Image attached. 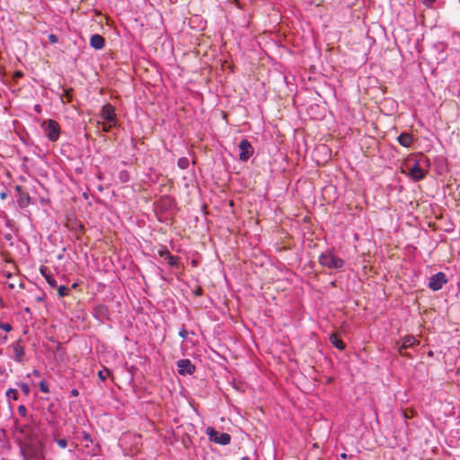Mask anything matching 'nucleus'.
<instances>
[{"instance_id": "nucleus-1", "label": "nucleus", "mask_w": 460, "mask_h": 460, "mask_svg": "<svg viewBox=\"0 0 460 460\" xmlns=\"http://www.w3.org/2000/svg\"><path fill=\"white\" fill-rule=\"evenodd\" d=\"M319 263L331 270L341 269L344 266V261L332 252L322 253L319 256Z\"/></svg>"}, {"instance_id": "nucleus-2", "label": "nucleus", "mask_w": 460, "mask_h": 460, "mask_svg": "<svg viewBox=\"0 0 460 460\" xmlns=\"http://www.w3.org/2000/svg\"><path fill=\"white\" fill-rule=\"evenodd\" d=\"M429 164L427 157H421L420 160H415L412 166L409 167V175L415 181H420L426 177V172L422 169V164Z\"/></svg>"}, {"instance_id": "nucleus-3", "label": "nucleus", "mask_w": 460, "mask_h": 460, "mask_svg": "<svg viewBox=\"0 0 460 460\" xmlns=\"http://www.w3.org/2000/svg\"><path fill=\"white\" fill-rule=\"evenodd\" d=\"M42 128L49 141L55 142L58 139L60 135V126L56 120H45L42 123Z\"/></svg>"}, {"instance_id": "nucleus-4", "label": "nucleus", "mask_w": 460, "mask_h": 460, "mask_svg": "<svg viewBox=\"0 0 460 460\" xmlns=\"http://www.w3.org/2000/svg\"><path fill=\"white\" fill-rule=\"evenodd\" d=\"M207 434L210 441L219 445L226 446L231 441V436L228 433L217 431L213 428H208Z\"/></svg>"}, {"instance_id": "nucleus-5", "label": "nucleus", "mask_w": 460, "mask_h": 460, "mask_svg": "<svg viewBox=\"0 0 460 460\" xmlns=\"http://www.w3.org/2000/svg\"><path fill=\"white\" fill-rule=\"evenodd\" d=\"M238 148L240 150L239 159L242 162H246L250 159V157L253 155L254 149L250 143V141L246 138L241 140L238 145Z\"/></svg>"}, {"instance_id": "nucleus-6", "label": "nucleus", "mask_w": 460, "mask_h": 460, "mask_svg": "<svg viewBox=\"0 0 460 460\" xmlns=\"http://www.w3.org/2000/svg\"><path fill=\"white\" fill-rule=\"evenodd\" d=\"M447 282L446 274L444 272H438L429 278V288L433 291H438L440 290Z\"/></svg>"}, {"instance_id": "nucleus-7", "label": "nucleus", "mask_w": 460, "mask_h": 460, "mask_svg": "<svg viewBox=\"0 0 460 460\" xmlns=\"http://www.w3.org/2000/svg\"><path fill=\"white\" fill-rule=\"evenodd\" d=\"M101 117L108 123H111V126L116 125L115 108L111 103H106L102 106Z\"/></svg>"}, {"instance_id": "nucleus-8", "label": "nucleus", "mask_w": 460, "mask_h": 460, "mask_svg": "<svg viewBox=\"0 0 460 460\" xmlns=\"http://www.w3.org/2000/svg\"><path fill=\"white\" fill-rule=\"evenodd\" d=\"M15 191L17 192V204L21 208H25L31 204V197L27 191L22 190L20 185L15 186Z\"/></svg>"}, {"instance_id": "nucleus-9", "label": "nucleus", "mask_w": 460, "mask_h": 460, "mask_svg": "<svg viewBox=\"0 0 460 460\" xmlns=\"http://www.w3.org/2000/svg\"><path fill=\"white\" fill-rule=\"evenodd\" d=\"M178 373L181 376L191 375L195 371V366L190 359H180L177 361Z\"/></svg>"}, {"instance_id": "nucleus-10", "label": "nucleus", "mask_w": 460, "mask_h": 460, "mask_svg": "<svg viewBox=\"0 0 460 460\" xmlns=\"http://www.w3.org/2000/svg\"><path fill=\"white\" fill-rule=\"evenodd\" d=\"M12 348L13 350V359L18 363H22L25 357V349L22 345V341L18 340L17 341L12 344Z\"/></svg>"}, {"instance_id": "nucleus-11", "label": "nucleus", "mask_w": 460, "mask_h": 460, "mask_svg": "<svg viewBox=\"0 0 460 460\" xmlns=\"http://www.w3.org/2000/svg\"><path fill=\"white\" fill-rule=\"evenodd\" d=\"M93 315L101 322L109 318V308L104 305H98L94 307Z\"/></svg>"}, {"instance_id": "nucleus-12", "label": "nucleus", "mask_w": 460, "mask_h": 460, "mask_svg": "<svg viewBox=\"0 0 460 460\" xmlns=\"http://www.w3.org/2000/svg\"><path fill=\"white\" fill-rule=\"evenodd\" d=\"M105 45L104 38L100 34H93L90 39V46L94 49H102Z\"/></svg>"}, {"instance_id": "nucleus-13", "label": "nucleus", "mask_w": 460, "mask_h": 460, "mask_svg": "<svg viewBox=\"0 0 460 460\" xmlns=\"http://www.w3.org/2000/svg\"><path fill=\"white\" fill-rule=\"evenodd\" d=\"M40 271L51 288L58 287L57 280L55 279L54 276L49 272V269L46 266L40 267Z\"/></svg>"}, {"instance_id": "nucleus-14", "label": "nucleus", "mask_w": 460, "mask_h": 460, "mask_svg": "<svg viewBox=\"0 0 460 460\" xmlns=\"http://www.w3.org/2000/svg\"><path fill=\"white\" fill-rule=\"evenodd\" d=\"M399 144L404 147H409L412 144V135L408 132L400 134L397 137Z\"/></svg>"}, {"instance_id": "nucleus-15", "label": "nucleus", "mask_w": 460, "mask_h": 460, "mask_svg": "<svg viewBox=\"0 0 460 460\" xmlns=\"http://www.w3.org/2000/svg\"><path fill=\"white\" fill-rule=\"evenodd\" d=\"M330 342L339 350H343L346 348L345 343L338 336L337 333L332 332L329 337Z\"/></svg>"}, {"instance_id": "nucleus-16", "label": "nucleus", "mask_w": 460, "mask_h": 460, "mask_svg": "<svg viewBox=\"0 0 460 460\" xmlns=\"http://www.w3.org/2000/svg\"><path fill=\"white\" fill-rule=\"evenodd\" d=\"M174 205V200L169 196L162 197L158 201V206L161 209H170Z\"/></svg>"}, {"instance_id": "nucleus-17", "label": "nucleus", "mask_w": 460, "mask_h": 460, "mask_svg": "<svg viewBox=\"0 0 460 460\" xmlns=\"http://www.w3.org/2000/svg\"><path fill=\"white\" fill-rule=\"evenodd\" d=\"M417 343H418L417 339L414 336H411V335L405 336L402 341V348H406V349H409Z\"/></svg>"}, {"instance_id": "nucleus-18", "label": "nucleus", "mask_w": 460, "mask_h": 460, "mask_svg": "<svg viewBox=\"0 0 460 460\" xmlns=\"http://www.w3.org/2000/svg\"><path fill=\"white\" fill-rule=\"evenodd\" d=\"M167 263L172 268H178L180 264V258L172 255V253L168 255L165 259Z\"/></svg>"}, {"instance_id": "nucleus-19", "label": "nucleus", "mask_w": 460, "mask_h": 460, "mask_svg": "<svg viewBox=\"0 0 460 460\" xmlns=\"http://www.w3.org/2000/svg\"><path fill=\"white\" fill-rule=\"evenodd\" d=\"M119 179L120 182L126 183L130 180L129 172L126 170H122L119 172Z\"/></svg>"}, {"instance_id": "nucleus-20", "label": "nucleus", "mask_w": 460, "mask_h": 460, "mask_svg": "<svg viewBox=\"0 0 460 460\" xmlns=\"http://www.w3.org/2000/svg\"><path fill=\"white\" fill-rule=\"evenodd\" d=\"M111 376L110 369L103 367L102 370L98 372V376L102 381H105L108 376Z\"/></svg>"}, {"instance_id": "nucleus-21", "label": "nucleus", "mask_w": 460, "mask_h": 460, "mask_svg": "<svg viewBox=\"0 0 460 460\" xmlns=\"http://www.w3.org/2000/svg\"><path fill=\"white\" fill-rule=\"evenodd\" d=\"M69 288L66 286H59L58 288V294L60 297L68 296Z\"/></svg>"}, {"instance_id": "nucleus-22", "label": "nucleus", "mask_w": 460, "mask_h": 460, "mask_svg": "<svg viewBox=\"0 0 460 460\" xmlns=\"http://www.w3.org/2000/svg\"><path fill=\"white\" fill-rule=\"evenodd\" d=\"M6 396L8 398H11L14 401L18 400V392L16 389H8L7 392H6Z\"/></svg>"}, {"instance_id": "nucleus-23", "label": "nucleus", "mask_w": 460, "mask_h": 460, "mask_svg": "<svg viewBox=\"0 0 460 460\" xmlns=\"http://www.w3.org/2000/svg\"><path fill=\"white\" fill-rule=\"evenodd\" d=\"M396 349L398 351V353L402 356V357H410V355L407 353V349L406 348H402V344H396Z\"/></svg>"}, {"instance_id": "nucleus-24", "label": "nucleus", "mask_w": 460, "mask_h": 460, "mask_svg": "<svg viewBox=\"0 0 460 460\" xmlns=\"http://www.w3.org/2000/svg\"><path fill=\"white\" fill-rule=\"evenodd\" d=\"M178 166L181 169H186L189 166V160L186 157H181L178 160Z\"/></svg>"}, {"instance_id": "nucleus-25", "label": "nucleus", "mask_w": 460, "mask_h": 460, "mask_svg": "<svg viewBox=\"0 0 460 460\" xmlns=\"http://www.w3.org/2000/svg\"><path fill=\"white\" fill-rule=\"evenodd\" d=\"M158 254L160 257H162L165 260L166 257L171 254V252H169V250L166 247L163 246L158 250Z\"/></svg>"}, {"instance_id": "nucleus-26", "label": "nucleus", "mask_w": 460, "mask_h": 460, "mask_svg": "<svg viewBox=\"0 0 460 460\" xmlns=\"http://www.w3.org/2000/svg\"><path fill=\"white\" fill-rule=\"evenodd\" d=\"M0 329L6 332H10L13 330V326L8 323H4L0 321Z\"/></svg>"}, {"instance_id": "nucleus-27", "label": "nucleus", "mask_w": 460, "mask_h": 460, "mask_svg": "<svg viewBox=\"0 0 460 460\" xmlns=\"http://www.w3.org/2000/svg\"><path fill=\"white\" fill-rule=\"evenodd\" d=\"M17 410H18V413H19L22 417H23V418H26V417H27V412H28V411H27V408H26L24 405H20V406H18V409H17Z\"/></svg>"}, {"instance_id": "nucleus-28", "label": "nucleus", "mask_w": 460, "mask_h": 460, "mask_svg": "<svg viewBox=\"0 0 460 460\" xmlns=\"http://www.w3.org/2000/svg\"><path fill=\"white\" fill-rule=\"evenodd\" d=\"M21 390L25 395H28L31 392L30 386L26 383H22L20 385Z\"/></svg>"}, {"instance_id": "nucleus-29", "label": "nucleus", "mask_w": 460, "mask_h": 460, "mask_svg": "<svg viewBox=\"0 0 460 460\" xmlns=\"http://www.w3.org/2000/svg\"><path fill=\"white\" fill-rule=\"evenodd\" d=\"M40 389L42 393H45V394L49 393V385H47V383L45 381H41L40 383Z\"/></svg>"}, {"instance_id": "nucleus-30", "label": "nucleus", "mask_w": 460, "mask_h": 460, "mask_svg": "<svg viewBox=\"0 0 460 460\" xmlns=\"http://www.w3.org/2000/svg\"><path fill=\"white\" fill-rule=\"evenodd\" d=\"M29 429H30V426L29 425H22L19 428H17V429L22 433V434H24V435H27L28 432H29Z\"/></svg>"}, {"instance_id": "nucleus-31", "label": "nucleus", "mask_w": 460, "mask_h": 460, "mask_svg": "<svg viewBox=\"0 0 460 460\" xmlns=\"http://www.w3.org/2000/svg\"><path fill=\"white\" fill-rule=\"evenodd\" d=\"M57 444L61 447V448H66V446H67V441L65 439V438H59L57 440Z\"/></svg>"}, {"instance_id": "nucleus-32", "label": "nucleus", "mask_w": 460, "mask_h": 460, "mask_svg": "<svg viewBox=\"0 0 460 460\" xmlns=\"http://www.w3.org/2000/svg\"><path fill=\"white\" fill-rule=\"evenodd\" d=\"M49 40L50 43L55 44L58 41V37L56 34H49Z\"/></svg>"}, {"instance_id": "nucleus-33", "label": "nucleus", "mask_w": 460, "mask_h": 460, "mask_svg": "<svg viewBox=\"0 0 460 460\" xmlns=\"http://www.w3.org/2000/svg\"><path fill=\"white\" fill-rule=\"evenodd\" d=\"M112 127H113V126H111V123H108L106 120H105V122H103V124H102V129H103V131H106V132L110 131V129H111Z\"/></svg>"}, {"instance_id": "nucleus-34", "label": "nucleus", "mask_w": 460, "mask_h": 460, "mask_svg": "<svg viewBox=\"0 0 460 460\" xmlns=\"http://www.w3.org/2000/svg\"><path fill=\"white\" fill-rule=\"evenodd\" d=\"M83 439L84 441L92 442L91 435L87 432H83Z\"/></svg>"}, {"instance_id": "nucleus-35", "label": "nucleus", "mask_w": 460, "mask_h": 460, "mask_svg": "<svg viewBox=\"0 0 460 460\" xmlns=\"http://www.w3.org/2000/svg\"><path fill=\"white\" fill-rule=\"evenodd\" d=\"M435 2L436 0H423V4L428 7H431Z\"/></svg>"}, {"instance_id": "nucleus-36", "label": "nucleus", "mask_w": 460, "mask_h": 460, "mask_svg": "<svg viewBox=\"0 0 460 460\" xmlns=\"http://www.w3.org/2000/svg\"><path fill=\"white\" fill-rule=\"evenodd\" d=\"M187 334H188V332H187L186 329H184V328H183V329H181V330L179 332V335H180L181 338H183V339H185V338L187 337Z\"/></svg>"}, {"instance_id": "nucleus-37", "label": "nucleus", "mask_w": 460, "mask_h": 460, "mask_svg": "<svg viewBox=\"0 0 460 460\" xmlns=\"http://www.w3.org/2000/svg\"><path fill=\"white\" fill-rule=\"evenodd\" d=\"M8 337L7 335H2L0 334V345H3L6 342Z\"/></svg>"}, {"instance_id": "nucleus-38", "label": "nucleus", "mask_w": 460, "mask_h": 460, "mask_svg": "<svg viewBox=\"0 0 460 460\" xmlns=\"http://www.w3.org/2000/svg\"><path fill=\"white\" fill-rule=\"evenodd\" d=\"M0 198H1L2 199H5L7 198V193H6V192H4H4H1V193H0Z\"/></svg>"}, {"instance_id": "nucleus-39", "label": "nucleus", "mask_w": 460, "mask_h": 460, "mask_svg": "<svg viewBox=\"0 0 460 460\" xmlns=\"http://www.w3.org/2000/svg\"><path fill=\"white\" fill-rule=\"evenodd\" d=\"M194 293L196 296H200L202 294V289L199 288Z\"/></svg>"}, {"instance_id": "nucleus-40", "label": "nucleus", "mask_w": 460, "mask_h": 460, "mask_svg": "<svg viewBox=\"0 0 460 460\" xmlns=\"http://www.w3.org/2000/svg\"><path fill=\"white\" fill-rule=\"evenodd\" d=\"M71 395H72V396H77V395H78V391H77L76 389H73V390L71 391Z\"/></svg>"}, {"instance_id": "nucleus-41", "label": "nucleus", "mask_w": 460, "mask_h": 460, "mask_svg": "<svg viewBox=\"0 0 460 460\" xmlns=\"http://www.w3.org/2000/svg\"><path fill=\"white\" fill-rule=\"evenodd\" d=\"M32 375H33L34 376H37V377H39V376H40V372H39L38 370H33V371H32Z\"/></svg>"}, {"instance_id": "nucleus-42", "label": "nucleus", "mask_w": 460, "mask_h": 460, "mask_svg": "<svg viewBox=\"0 0 460 460\" xmlns=\"http://www.w3.org/2000/svg\"><path fill=\"white\" fill-rule=\"evenodd\" d=\"M35 110H36L37 111H39V112H40V105H36V106H35Z\"/></svg>"}, {"instance_id": "nucleus-43", "label": "nucleus", "mask_w": 460, "mask_h": 460, "mask_svg": "<svg viewBox=\"0 0 460 460\" xmlns=\"http://www.w3.org/2000/svg\"><path fill=\"white\" fill-rule=\"evenodd\" d=\"M341 456L342 458H346V457H347V455H346L345 453H342V454L341 455Z\"/></svg>"}, {"instance_id": "nucleus-44", "label": "nucleus", "mask_w": 460, "mask_h": 460, "mask_svg": "<svg viewBox=\"0 0 460 460\" xmlns=\"http://www.w3.org/2000/svg\"><path fill=\"white\" fill-rule=\"evenodd\" d=\"M66 95H67V97H68L67 102H70V95L68 94V93H67V92H66Z\"/></svg>"}, {"instance_id": "nucleus-45", "label": "nucleus", "mask_w": 460, "mask_h": 460, "mask_svg": "<svg viewBox=\"0 0 460 460\" xmlns=\"http://www.w3.org/2000/svg\"><path fill=\"white\" fill-rule=\"evenodd\" d=\"M25 311H26V312H30V308H29V307H26V308H25Z\"/></svg>"}, {"instance_id": "nucleus-46", "label": "nucleus", "mask_w": 460, "mask_h": 460, "mask_svg": "<svg viewBox=\"0 0 460 460\" xmlns=\"http://www.w3.org/2000/svg\"><path fill=\"white\" fill-rule=\"evenodd\" d=\"M246 459H247V457H243V460H246Z\"/></svg>"}]
</instances>
